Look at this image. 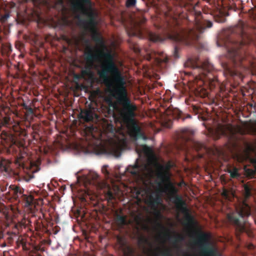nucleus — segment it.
<instances>
[{
	"label": "nucleus",
	"mask_w": 256,
	"mask_h": 256,
	"mask_svg": "<svg viewBox=\"0 0 256 256\" xmlns=\"http://www.w3.org/2000/svg\"><path fill=\"white\" fill-rule=\"evenodd\" d=\"M84 55L87 64L90 66L99 57L106 58L98 72L99 77L108 88H111L110 92L112 96L120 106V114L122 120L124 122L132 120L136 116L137 106L128 96L124 77L114 61L112 56L108 52L104 53L102 51L98 52V54L94 53L90 46H87Z\"/></svg>",
	"instance_id": "1"
},
{
	"label": "nucleus",
	"mask_w": 256,
	"mask_h": 256,
	"mask_svg": "<svg viewBox=\"0 0 256 256\" xmlns=\"http://www.w3.org/2000/svg\"><path fill=\"white\" fill-rule=\"evenodd\" d=\"M164 18L163 20L158 18H155L156 28L168 33L170 38L176 42L195 47L198 43L200 34L204 32L206 28H210L213 25L211 21L202 18L200 12L194 16L192 26L186 28L181 27L178 20L174 18L165 14Z\"/></svg>",
	"instance_id": "2"
},
{
	"label": "nucleus",
	"mask_w": 256,
	"mask_h": 256,
	"mask_svg": "<svg viewBox=\"0 0 256 256\" xmlns=\"http://www.w3.org/2000/svg\"><path fill=\"white\" fill-rule=\"evenodd\" d=\"M250 214V208L246 202L240 203L236 207L235 212L227 214L228 220L234 227L238 239H240V234L243 232H246L250 238L253 237L250 224L246 220Z\"/></svg>",
	"instance_id": "3"
},
{
	"label": "nucleus",
	"mask_w": 256,
	"mask_h": 256,
	"mask_svg": "<svg viewBox=\"0 0 256 256\" xmlns=\"http://www.w3.org/2000/svg\"><path fill=\"white\" fill-rule=\"evenodd\" d=\"M185 64L197 69L198 78L204 82H208L211 88L218 84L217 79L213 73V66L208 61L200 62L197 58H189Z\"/></svg>",
	"instance_id": "4"
},
{
	"label": "nucleus",
	"mask_w": 256,
	"mask_h": 256,
	"mask_svg": "<svg viewBox=\"0 0 256 256\" xmlns=\"http://www.w3.org/2000/svg\"><path fill=\"white\" fill-rule=\"evenodd\" d=\"M84 4L91 6L90 0H78L74 2L72 6L74 8L80 10L84 14L87 16L86 18H78V22L86 30L96 34V16L92 10L88 11L86 8Z\"/></svg>",
	"instance_id": "5"
},
{
	"label": "nucleus",
	"mask_w": 256,
	"mask_h": 256,
	"mask_svg": "<svg viewBox=\"0 0 256 256\" xmlns=\"http://www.w3.org/2000/svg\"><path fill=\"white\" fill-rule=\"evenodd\" d=\"M8 192L16 200H19L20 198L24 204V206L29 208L32 214L34 213L36 206L42 204V198H36L31 192H28L24 194V189L20 186L10 185Z\"/></svg>",
	"instance_id": "6"
},
{
	"label": "nucleus",
	"mask_w": 256,
	"mask_h": 256,
	"mask_svg": "<svg viewBox=\"0 0 256 256\" xmlns=\"http://www.w3.org/2000/svg\"><path fill=\"white\" fill-rule=\"evenodd\" d=\"M194 132L189 128L180 130L176 134V142L180 145V148H186L188 146L192 147L198 151L204 147V144L193 140Z\"/></svg>",
	"instance_id": "7"
},
{
	"label": "nucleus",
	"mask_w": 256,
	"mask_h": 256,
	"mask_svg": "<svg viewBox=\"0 0 256 256\" xmlns=\"http://www.w3.org/2000/svg\"><path fill=\"white\" fill-rule=\"evenodd\" d=\"M146 18L142 17L139 22H136L130 29H126L128 36H136L140 38H144L147 36L150 40L158 42L162 40V37L158 34L145 30L142 24L146 21Z\"/></svg>",
	"instance_id": "8"
},
{
	"label": "nucleus",
	"mask_w": 256,
	"mask_h": 256,
	"mask_svg": "<svg viewBox=\"0 0 256 256\" xmlns=\"http://www.w3.org/2000/svg\"><path fill=\"white\" fill-rule=\"evenodd\" d=\"M172 167V165L170 162L165 165L158 164V166L156 176L158 182L156 184L158 186L162 188L164 192H167L168 190L174 186L171 180L172 174L170 170Z\"/></svg>",
	"instance_id": "9"
},
{
	"label": "nucleus",
	"mask_w": 256,
	"mask_h": 256,
	"mask_svg": "<svg viewBox=\"0 0 256 256\" xmlns=\"http://www.w3.org/2000/svg\"><path fill=\"white\" fill-rule=\"evenodd\" d=\"M4 122L8 124V128H10L11 132L10 146L24 147V143L20 140H23L26 136L25 130L20 126L18 122L14 121L10 118H8Z\"/></svg>",
	"instance_id": "10"
},
{
	"label": "nucleus",
	"mask_w": 256,
	"mask_h": 256,
	"mask_svg": "<svg viewBox=\"0 0 256 256\" xmlns=\"http://www.w3.org/2000/svg\"><path fill=\"white\" fill-rule=\"evenodd\" d=\"M209 234L200 232L198 234V244L200 245L201 252L206 256H216L217 254V250L211 246H210Z\"/></svg>",
	"instance_id": "11"
},
{
	"label": "nucleus",
	"mask_w": 256,
	"mask_h": 256,
	"mask_svg": "<svg viewBox=\"0 0 256 256\" xmlns=\"http://www.w3.org/2000/svg\"><path fill=\"white\" fill-rule=\"evenodd\" d=\"M166 192L169 194L170 200L176 204V208L186 202L182 196L178 194V190L174 186L168 190Z\"/></svg>",
	"instance_id": "12"
},
{
	"label": "nucleus",
	"mask_w": 256,
	"mask_h": 256,
	"mask_svg": "<svg viewBox=\"0 0 256 256\" xmlns=\"http://www.w3.org/2000/svg\"><path fill=\"white\" fill-rule=\"evenodd\" d=\"M184 215V220L186 222V225L193 226L196 224V222L194 216L190 214L189 210L186 206V203L182 204L176 208Z\"/></svg>",
	"instance_id": "13"
},
{
	"label": "nucleus",
	"mask_w": 256,
	"mask_h": 256,
	"mask_svg": "<svg viewBox=\"0 0 256 256\" xmlns=\"http://www.w3.org/2000/svg\"><path fill=\"white\" fill-rule=\"evenodd\" d=\"M242 45V42H238L232 48H228V56L234 62L240 58V49Z\"/></svg>",
	"instance_id": "14"
},
{
	"label": "nucleus",
	"mask_w": 256,
	"mask_h": 256,
	"mask_svg": "<svg viewBox=\"0 0 256 256\" xmlns=\"http://www.w3.org/2000/svg\"><path fill=\"white\" fill-rule=\"evenodd\" d=\"M218 134L224 136H230L234 134V128L230 124H218L216 129Z\"/></svg>",
	"instance_id": "15"
},
{
	"label": "nucleus",
	"mask_w": 256,
	"mask_h": 256,
	"mask_svg": "<svg viewBox=\"0 0 256 256\" xmlns=\"http://www.w3.org/2000/svg\"><path fill=\"white\" fill-rule=\"evenodd\" d=\"M130 134L136 140L140 138L146 140V138L141 128L136 124H134L132 126Z\"/></svg>",
	"instance_id": "16"
},
{
	"label": "nucleus",
	"mask_w": 256,
	"mask_h": 256,
	"mask_svg": "<svg viewBox=\"0 0 256 256\" xmlns=\"http://www.w3.org/2000/svg\"><path fill=\"white\" fill-rule=\"evenodd\" d=\"M94 112L90 109L81 110L79 114V118L84 122H92L94 120Z\"/></svg>",
	"instance_id": "17"
},
{
	"label": "nucleus",
	"mask_w": 256,
	"mask_h": 256,
	"mask_svg": "<svg viewBox=\"0 0 256 256\" xmlns=\"http://www.w3.org/2000/svg\"><path fill=\"white\" fill-rule=\"evenodd\" d=\"M98 176L96 173H90L86 177V182L89 184L97 186L99 184L98 181Z\"/></svg>",
	"instance_id": "18"
},
{
	"label": "nucleus",
	"mask_w": 256,
	"mask_h": 256,
	"mask_svg": "<svg viewBox=\"0 0 256 256\" xmlns=\"http://www.w3.org/2000/svg\"><path fill=\"white\" fill-rule=\"evenodd\" d=\"M243 188L244 198L247 200L252 196V190L254 189L253 186L250 182H248L244 184Z\"/></svg>",
	"instance_id": "19"
},
{
	"label": "nucleus",
	"mask_w": 256,
	"mask_h": 256,
	"mask_svg": "<svg viewBox=\"0 0 256 256\" xmlns=\"http://www.w3.org/2000/svg\"><path fill=\"white\" fill-rule=\"evenodd\" d=\"M228 12L226 11L220 10L214 16L215 21L219 23H224L226 22V16H228Z\"/></svg>",
	"instance_id": "20"
},
{
	"label": "nucleus",
	"mask_w": 256,
	"mask_h": 256,
	"mask_svg": "<svg viewBox=\"0 0 256 256\" xmlns=\"http://www.w3.org/2000/svg\"><path fill=\"white\" fill-rule=\"evenodd\" d=\"M162 202L161 197L159 195H156L155 197L150 196L149 199L150 204L154 208H156L157 206L160 204Z\"/></svg>",
	"instance_id": "21"
},
{
	"label": "nucleus",
	"mask_w": 256,
	"mask_h": 256,
	"mask_svg": "<svg viewBox=\"0 0 256 256\" xmlns=\"http://www.w3.org/2000/svg\"><path fill=\"white\" fill-rule=\"evenodd\" d=\"M10 162L8 160L3 158L0 160V170L2 172L9 173L10 171Z\"/></svg>",
	"instance_id": "22"
},
{
	"label": "nucleus",
	"mask_w": 256,
	"mask_h": 256,
	"mask_svg": "<svg viewBox=\"0 0 256 256\" xmlns=\"http://www.w3.org/2000/svg\"><path fill=\"white\" fill-rule=\"evenodd\" d=\"M140 168V166L136 162L134 166H129L126 168V171L130 173L132 175L136 176L138 174V170Z\"/></svg>",
	"instance_id": "23"
},
{
	"label": "nucleus",
	"mask_w": 256,
	"mask_h": 256,
	"mask_svg": "<svg viewBox=\"0 0 256 256\" xmlns=\"http://www.w3.org/2000/svg\"><path fill=\"white\" fill-rule=\"evenodd\" d=\"M116 220L118 224L120 226H123L127 224L126 216L118 214L116 216Z\"/></svg>",
	"instance_id": "24"
},
{
	"label": "nucleus",
	"mask_w": 256,
	"mask_h": 256,
	"mask_svg": "<svg viewBox=\"0 0 256 256\" xmlns=\"http://www.w3.org/2000/svg\"><path fill=\"white\" fill-rule=\"evenodd\" d=\"M244 24L242 22H240L238 25L232 28V31L234 33H236L238 35L242 36L244 34Z\"/></svg>",
	"instance_id": "25"
},
{
	"label": "nucleus",
	"mask_w": 256,
	"mask_h": 256,
	"mask_svg": "<svg viewBox=\"0 0 256 256\" xmlns=\"http://www.w3.org/2000/svg\"><path fill=\"white\" fill-rule=\"evenodd\" d=\"M228 172L230 174L231 178H237L240 176L238 168L234 167L232 169H228Z\"/></svg>",
	"instance_id": "26"
},
{
	"label": "nucleus",
	"mask_w": 256,
	"mask_h": 256,
	"mask_svg": "<svg viewBox=\"0 0 256 256\" xmlns=\"http://www.w3.org/2000/svg\"><path fill=\"white\" fill-rule=\"evenodd\" d=\"M12 48L10 46L6 44H2V53L3 54L8 56L11 53Z\"/></svg>",
	"instance_id": "27"
},
{
	"label": "nucleus",
	"mask_w": 256,
	"mask_h": 256,
	"mask_svg": "<svg viewBox=\"0 0 256 256\" xmlns=\"http://www.w3.org/2000/svg\"><path fill=\"white\" fill-rule=\"evenodd\" d=\"M134 251L130 246H126L123 249V253L124 256H133Z\"/></svg>",
	"instance_id": "28"
},
{
	"label": "nucleus",
	"mask_w": 256,
	"mask_h": 256,
	"mask_svg": "<svg viewBox=\"0 0 256 256\" xmlns=\"http://www.w3.org/2000/svg\"><path fill=\"white\" fill-rule=\"evenodd\" d=\"M136 0H126L125 6L128 8H132L136 7Z\"/></svg>",
	"instance_id": "29"
},
{
	"label": "nucleus",
	"mask_w": 256,
	"mask_h": 256,
	"mask_svg": "<svg viewBox=\"0 0 256 256\" xmlns=\"http://www.w3.org/2000/svg\"><path fill=\"white\" fill-rule=\"evenodd\" d=\"M9 18L10 14L7 12H5L4 14H0V21L2 24L6 23Z\"/></svg>",
	"instance_id": "30"
},
{
	"label": "nucleus",
	"mask_w": 256,
	"mask_h": 256,
	"mask_svg": "<svg viewBox=\"0 0 256 256\" xmlns=\"http://www.w3.org/2000/svg\"><path fill=\"white\" fill-rule=\"evenodd\" d=\"M246 172L247 176H250L251 178L253 177L255 174L254 170L252 169L248 168L246 170Z\"/></svg>",
	"instance_id": "31"
},
{
	"label": "nucleus",
	"mask_w": 256,
	"mask_h": 256,
	"mask_svg": "<svg viewBox=\"0 0 256 256\" xmlns=\"http://www.w3.org/2000/svg\"><path fill=\"white\" fill-rule=\"evenodd\" d=\"M106 198L109 200H112L115 199V196L114 194L110 190L108 191L106 194Z\"/></svg>",
	"instance_id": "32"
},
{
	"label": "nucleus",
	"mask_w": 256,
	"mask_h": 256,
	"mask_svg": "<svg viewBox=\"0 0 256 256\" xmlns=\"http://www.w3.org/2000/svg\"><path fill=\"white\" fill-rule=\"evenodd\" d=\"M162 256H172L170 250L166 249L162 252Z\"/></svg>",
	"instance_id": "33"
},
{
	"label": "nucleus",
	"mask_w": 256,
	"mask_h": 256,
	"mask_svg": "<svg viewBox=\"0 0 256 256\" xmlns=\"http://www.w3.org/2000/svg\"><path fill=\"white\" fill-rule=\"evenodd\" d=\"M184 239V238L182 236L178 234V235L176 238V242H181Z\"/></svg>",
	"instance_id": "34"
},
{
	"label": "nucleus",
	"mask_w": 256,
	"mask_h": 256,
	"mask_svg": "<svg viewBox=\"0 0 256 256\" xmlns=\"http://www.w3.org/2000/svg\"><path fill=\"white\" fill-rule=\"evenodd\" d=\"M106 168H107V166H102V171L106 175H108L109 174V172L108 171Z\"/></svg>",
	"instance_id": "35"
},
{
	"label": "nucleus",
	"mask_w": 256,
	"mask_h": 256,
	"mask_svg": "<svg viewBox=\"0 0 256 256\" xmlns=\"http://www.w3.org/2000/svg\"><path fill=\"white\" fill-rule=\"evenodd\" d=\"M94 40L96 42H101L102 44V38L100 37H98V36H94Z\"/></svg>",
	"instance_id": "36"
},
{
	"label": "nucleus",
	"mask_w": 256,
	"mask_h": 256,
	"mask_svg": "<svg viewBox=\"0 0 256 256\" xmlns=\"http://www.w3.org/2000/svg\"><path fill=\"white\" fill-rule=\"evenodd\" d=\"M178 186L180 187H182L184 185H186V183L184 180H182L181 182H179L178 184Z\"/></svg>",
	"instance_id": "37"
},
{
	"label": "nucleus",
	"mask_w": 256,
	"mask_h": 256,
	"mask_svg": "<svg viewBox=\"0 0 256 256\" xmlns=\"http://www.w3.org/2000/svg\"><path fill=\"white\" fill-rule=\"evenodd\" d=\"M32 178L33 176H29L28 178H26L25 180L26 182H29Z\"/></svg>",
	"instance_id": "38"
},
{
	"label": "nucleus",
	"mask_w": 256,
	"mask_h": 256,
	"mask_svg": "<svg viewBox=\"0 0 256 256\" xmlns=\"http://www.w3.org/2000/svg\"><path fill=\"white\" fill-rule=\"evenodd\" d=\"M40 212H41L42 214V218H44L45 217V216H44V212H42V210H40Z\"/></svg>",
	"instance_id": "39"
},
{
	"label": "nucleus",
	"mask_w": 256,
	"mask_h": 256,
	"mask_svg": "<svg viewBox=\"0 0 256 256\" xmlns=\"http://www.w3.org/2000/svg\"><path fill=\"white\" fill-rule=\"evenodd\" d=\"M254 247V245L251 244L248 246L249 248H252Z\"/></svg>",
	"instance_id": "40"
},
{
	"label": "nucleus",
	"mask_w": 256,
	"mask_h": 256,
	"mask_svg": "<svg viewBox=\"0 0 256 256\" xmlns=\"http://www.w3.org/2000/svg\"><path fill=\"white\" fill-rule=\"evenodd\" d=\"M158 225L163 229H166L162 224H158Z\"/></svg>",
	"instance_id": "41"
},
{
	"label": "nucleus",
	"mask_w": 256,
	"mask_h": 256,
	"mask_svg": "<svg viewBox=\"0 0 256 256\" xmlns=\"http://www.w3.org/2000/svg\"><path fill=\"white\" fill-rule=\"evenodd\" d=\"M134 50H135V52H140V50H139L138 49H136H136Z\"/></svg>",
	"instance_id": "42"
},
{
	"label": "nucleus",
	"mask_w": 256,
	"mask_h": 256,
	"mask_svg": "<svg viewBox=\"0 0 256 256\" xmlns=\"http://www.w3.org/2000/svg\"><path fill=\"white\" fill-rule=\"evenodd\" d=\"M138 10L142 12V13L145 12V11L140 10L139 9H137Z\"/></svg>",
	"instance_id": "43"
},
{
	"label": "nucleus",
	"mask_w": 256,
	"mask_h": 256,
	"mask_svg": "<svg viewBox=\"0 0 256 256\" xmlns=\"http://www.w3.org/2000/svg\"><path fill=\"white\" fill-rule=\"evenodd\" d=\"M187 118H191V116H190V115H189V114H188V115Z\"/></svg>",
	"instance_id": "44"
},
{
	"label": "nucleus",
	"mask_w": 256,
	"mask_h": 256,
	"mask_svg": "<svg viewBox=\"0 0 256 256\" xmlns=\"http://www.w3.org/2000/svg\"><path fill=\"white\" fill-rule=\"evenodd\" d=\"M166 126H167L168 128H170V125Z\"/></svg>",
	"instance_id": "45"
},
{
	"label": "nucleus",
	"mask_w": 256,
	"mask_h": 256,
	"mask_svg": "<svg viewBox=\"0 0 256 256\" xmlns=\"http://www.w3.org/2000/svg\"><path fill=\"white\" fill-rule=\"evenodd\" d=\"M224 196H226V192H224Z\"/></svg>",
	"instance_id": "46"
},
{
	"label": "nucleus",
	"mask_w": 256,
	"mask_h": 256,
	"mask_svg": "<svg viewBox=\"0 0 256 256\" xmlns=\"http://www.w3.org/2000/svg\"><path fill=\"white\" fill-rule=\"evenodd\" d=\"M41 218H42L41 216H40L38 217V219H39V220H40V219H41Z\"/></svg>",
	"instance_id": "47"
},
{
	"label": "nucleus",
	"mask_w": 256,
	"mask_h": 256,
	"mask_svg": "<svg viewBox=\"0 0 256 256\" xmlns=\"http://www.w3.org/2000/svg\"><path fill=\"white\" fill-rule=\"evenodd\" d=\"M176 50H177V47H176L175 48V52Z\"/></svg>",
	"instance_id": "48"
},
{
	"label": "nucleus",
	"mask_w": 256,
	"mask_h": 256,
	"mask_svg": "<svg viewBox=\"0 0 256 256\" xmlns=\"http://www.w3.org/2000/svg\"><path fill=\"white\" fill-rule=\"evenodd\" d=\"M255 168L256 169V164H255Z\"/></svg>",
	"instance_id": "49"
},
{
	"label": "nucleus",
	"mask_w": 256,
	"mask_h": 256,
	"mask_svg": "<svg viewBox=\"0 0 256 256\" xmlns=\"http://www.w3.org/2000/svg\"><path fill=\"white\" fill-rule=\"evenodd\" d=\"M186 256H190V255H186Z\"/></svg>",
	"instance_id": "50"
},
{
	"label": "nucleus",
	"mask_w": 256,
	"mask_h": 256,
	"mask_svg": "<svg viewBox=\"0 0 256 256\" xmlns=\"http://www.w3.org/2000/svg\"><path fill=\"white\" fill-rule=\"evenodd\" d=\"M158 256L157 255V256Z\"/></svg>",
	"instance_id": "51"
}]
</instances>
